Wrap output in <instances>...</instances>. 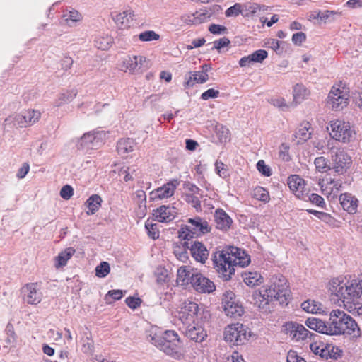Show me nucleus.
Instances as JSON below:
<instances>
[{
	"mask_svg": "<svg viewBox=\"0 0 362 362\" xmlns=\"http://www.w3.org/2000/svg\"><path fill=\"white\" fill-rule=\"evenodd\" d=\"M330 136L332 139L343 143H348L354 139L355 132L349 122L336 119L330 121Z\"/></svg>",
	"mask_w": 362,
	"mask_h": 362,
	"instance_id": "nucleus-7",
	"label": "nucleus"
},
{
	"mask_svg": "<svg viewBox=\"0 0 362 362\" xmlns=\"http://www.w3.org/2000/svg\"><path fill=\"white\" fill-rule=\"evenodd\" d=\"M229 44L230 40L227 37H223L214 42V49L219 50Z\"/></svg>",
	"mask_w": 362,
	"mask_h": 362,
	"instance_id": "nucleus-61",
	"label": "nucleus"
},
{
	"mask_svg": "<svg viewBox=\"0 0 362 362\" xmlns=\"http://www.w3.org/2000/svg\"><path fill=\"white\" fill-rule=\"evenodd\" d=\"M306 39L305 33L300 32L293 35L292 42L296 45H300Z\"/></svg>",
	"mask_w": 362,
	"mask_h": 362,
	"instance_id": "nucleus-64",
	"label": "nucleus"
},
{
	"mask_svg": "<svg viewBox=\"0 0 362 362\" xmlns=\"http://www.w3.org/2000/svg\"><path fill=\"white\" fill-rule=\"evenodd\" d=\"M252 61L255 63H261L267 57V52L264 49L255 51L250 54Z\"/></svg>",
	"mask_w": 362,
	"mask_h": 362,
	"instance_id": "nucleus-52",
	"label": "nucleus"
},
{
	"mask_svg": "<svg viewBox=\"0 0 362 362\" xmlns=\"http://www.w3.org/2000/svg\"><path fill=\"white\" fill-rule=\"evenodd\" d=\"M127 305L132 309H136L140 306L141 300L139 298L128 297L126 298Z\"/></svg>",
	"mask_w": 362,
	"mask_h": 362,
	"instance_id": "nucleus-58",
	"label": "nucleus"
},
{
	"mask_svg": "<svg viewBox=\"0 0 362 362\" xmlns=\"http://www.w3.org/2000/svg\"><path fill=\"white\" fill-rule=\"evenodd\" d=\"M134 16V11L131 9H126L121 13H117L113 17V21L119 27L127 26Z\"/></svg>",
	"mask_w": 362,
	"mask_h": 362,
	"instance_id": "nucleus-32",
	"label": "nucleus"
},
{
	"mask_svg": "<svg viewBox=\"0 0 362 362\" xmlns=\"http://www.w3.org/2000/svg\"><path fill=\"white\" fill-rule=\"evenodd\" d=\"M310 94V91L302 84H296L293 87V99L296 103H300Z\"/></svg>",
	"mask_w": 362,
	"mask_h": 362,
	"instance_id": "nucleus-43",
	"label": "nucleus"
},
{
	"mask_svg": "<svg viewBox=\"0 0 362 362\" xmlns=\"http://www.w3.org/2000/svg\"><path fill=\"white\" fill-rule=\"evenodd\" d=\"M329 335L348 334L359 338L361 332L355 320L343 310H333L329 313Z\"/></svg>",
	"mask_w": 362,
	"mask_h": 362,
	"instance_id": "nucleus-4",
	"label": "nucleus"
},
{
	"mask_svg": "<svg viewBox=\"0 0 362 362\" xmlns=\"http://www.w3.org/2000/svg\"><path fill=\"white\" fill-rule=\"evenodd\" d=\"M218 95H219L218 90L211 88V89H208L205 92H204L202 94L201 98H202V99L206 100H209V98H216L218 96Z\"/></svg>",
	"mask_w": 362,
	"mask_h": 362,
	"instance_id": "nucleus-59",
	"label": "nucleus"
},
{
	"mask_svg": "<svg viewBox=\"0 0 362 362\" xmlns=\"http://www.w3.org/2000/svg\"><path fill=\"white\" fill-rule=\"evenodd\" d=\"M145 228L148 231V236L153 240H156L159 237V232L157 228V224L152 223L147 221L145 223Z\"/></svg>",
	"mask_w": 362,
	"mask_h": 362,
	"instance_id": "nucleus-50",
	"label": "nucleus"
},
{
	"mask_svg": "<svg viewBox=\"0 0 362 362\" xmlns=\"http://www.w3.org/2000/svg\"><path fill=\"white\" fill-rule=\"evenodd\" d=\"M150 337L151 342L158 340H165L166 341H169L170 342L175 344L180 343L177 334L175 331L172 330L165 331L162 337L158 336L157 334H154L153 336L150 335Z\"/></svg>",
	"mask_w": 362,
	"mask_h": 362,
	"instance_id": "nucleus-42",
	"label": "nucleus"
},
{
	"mask_svg": "<svg viewBox=\"0 0 362 362\" xmlns=\"http://www.w3.org/2000/svg\"><path fill=\"white\" fill-rule=\"evenodd\" d=\"M102 199L98 194L91 195L86 202V205L88 209L86 212L88 215H93L98 211L101 206Z\"/></svg>",
	"mask_w": 362,
	"mask_h": 362,
	"instance_id": "nucleus-39",
	"label": "nucleus"
},
{
	"mask_svg": "<svg viewBox=\"0 0 362 362\" xmlns=\"http://www.w3.org/2000/svg\"><path fill=\"white\" fill-rule=\"evenodd\" d=\"M110 272V267L108 262H102L95 268V276L99 278L105 277Z\"/></svg>",
	"mask_w": 362,
	"mask_h": 362,
	"instance_id": "nucleus-47",
	"label": "nucleus"
},
{
	"mask_svg": "<svg viewBox=\"0 0 362 362\" xmlns=\"http://www.w3.org/2000/svg\"><path fill=\"white\" fill-rule=\"evenodd\" d=\"M139 39L142 42L158 40L160 39V35L153 30H147L141 33L139 35Z\"/></svg>",
	"mask_w": 362,
	"mask_h": 362,
	"instance_id": "nucleus-48",
	"label": "nucleus"
},
{
	"mask_svg": "<svg viewBox=\"0 0 362 362\" xmlns=\"http://www.w3.org/2000/svg\"><path fill=\"white\" fill-rule=\"evenodd\" d=\"M207 71V66L204 65L202 66V70L201 71L189 72V78L186 82V86L192 87L195 83H204L206 82L209 78Z\"/></svg>",
	"mask_w": 362,
	"mask_h": 362,
	"instance_id": "nucleus-27",
	"label": "nucleus"
},
{
	"mask_svg": "<svg viewBox=\"0 0 362 362\" xmlns=\"http://www.w3.org/2000/svg\"><path fill=\"white\" fill-rule=\"evenodd\" d=\"M244 282L249 286H255L262 283V275L257 272H245L243 275Z\"/></svg>",
	"mask_w": 362,
	"mask_h": 362,
	"instance_id": "nucleus-41",
	"label": "nucleus"
},
{
	"mask_svg": "<svg viewBox=\"0 0 362 362\" xmlns=\"http://www.w3.org/2000/svg\"><path fill=\"white\" fill-rule=\"evenodd\" d=\"M305 325L311 329L329 335L328 322H326L315 317H309L307 319Z\"/></svg>",
	"mask_w": 362,
	"mask_h": 362,
	"instance_id": "nucleus-30",
	"label": "nucleus"
},
{
	"mask_svg": "<svg viewBox=\"0 0 362 362\" xmlns=\"http://www.w3.org/2000/svg\"><path fill=\"white\" fill-rule=\"evenodd\" d=\"M339 201L343 209L347 211L349 214H354L356 213L358 201L351 194H341L339 196Z\"/></svg>",
	"mask_w": 362,
	"mask_h": 362,
	"instance_id": "nucleus-25",
	"label": "nucleus"
},
{
	"mask_svg": "<svg viewBox=\"0 0 362 362\" xmlns=\"http://www.w3.org/2000/svg\"><path fill=\"white\" fill-rule=\"evenodd\" d=\"M6 332H7L8 337L6 339V342L8 344H14L16 341V334H15L13 326L8 325L6 327Z\"/></svg>",
	"mask_w": 362,
	"mask_h": 362,
	"instance_id": "nucleus-60",
	"label": "nucleus"
},
{
	"mask_svg": "<svg viewBox=\"0 0 362 362\" xmlns=\"http://www.w3.org/2000/svg\"><path fill=\"white\" fill-rule=\"evenodd\" d=\"M315 165L319 172H327L330 170L328 165V160L325 157H318L315 159Z\"/></svg>",
	"mask_w": 362,
	"mask_h": 362,
	"instance_id": "nucleus-49",
	"label": "nucleus"
},
{
	"mask_svg": "<svg viewBox=\"0 0 362 362\" xmlns=\"http://www.w3.org/2000/svg\"><path fill=\"white\" fill-rule=\"evenodd\" d=\"M284 331L288 336L296 341L311 339L313 336L315 335L307 329L303 325L294 322L286 323Z\"/></svg>",
	"mask_w": 362,
	"mask_h": 362,
	"instance_id": "nucleus-14",
	"label": "nucleus"
},
{
	"mask_svg": "<svg viewBox=\"0 0 362 362\" xmlns=\"http://www.w3.org/2000/svg\"><path fill=\"white\" fill-rule=\"evenodd\" d=\"M24 302L30 305H37L42 300V293L37 284H27L22 289Z\"/></svg>",
	"mask_w": 362,
	"mask_h": 362,
	"instance_id": "nucleus-19",
	"label": "nucleus"
},
{
	"mask_svg": "<svg viewBox=\"0 0 362 362\" xmlns=\"http://www.w3.org/2000/svg\"><path fill=\"white\" fill-rule=\"evenodd\" d=\"M223 336L231 345H241L248 339L247 329L240 323L228 325L225 328Z\"/></svg>",
	"mask_w": 362,
	"mask_h": 362,
	"instance_id": "nucleus-8",
	"label": "nucleus"
},
{
	"mask_svg": "<svg viewBox=\"0 0 362 362\" xmlns=\"http://www.w3.org/2000/svg\"><path fill=\"white\" fill-rule=\"evenodd\" d=\"M330 346H326L322 342H313L310 344V350L315 354L319 355L322 358L327 359L331 358Z\"/></svg>",
	"mask_w": 362,
	"mask_h": 362,
	"instance_id": "nucleus-33",
	"label": "nucleus"
},
{
	"mask_svg": "<svg viewBox=\"0 0 362 362\" xmlns=\"http://www.w3.org/2000/svg\"><path fill=\"white\" fill-rule=\"evenodd\" d=\"M210 230L211 227L206 220L200 217L189 218L187 224L180 228L179 238L183 240H189L194 235L206 234Z\"/></svg>",
	"mask_w": 362,
	"mask_h": 362,
	"instance_id": "nucleus-6",
	"label": "nucleus"
},
{
	"mask_svg": "<svg viewBox=\"0 0 362 362\" xmlns=\"http://www.w3.org/2000/svg\"><path fill=\"white\" fill-rule=\"evenodd\" d=\"M198 271L187 266L180 267L177 272V284L182 286H192L194 276L197 275Z\"/></svg>",
	"mask_w": 362,
	"mask_h": 362,
	"instance_id": "nucleus-22",
	"label": "nucleus"
},
{
	"mask_svg": "<svg viewBox=\"0 0 362 362\" xmlns=\"http://www.w3.org/2000/svg\"><path fill=\"white\" fill-rule=\"evenodd\" d=\"M73 194L74 189L69 185H64L60 190V196L66 200L69 199L73 196Z\"/></svg>",
	"mask_w": 362,
	"mask_h": 362,
	"instance_id": "nucleus-57",
	"label": "nucleus"
},
{
	"mask_svg": "<svg viewBox=\"0 0 362 362\" xmlns=\"http://www.w3.org/2000/svg\"><path fill=\"white\" fill-rule=\"evenodd\" d=\"M188 241H185L183 245L189 249L192 257L196 261L202 264L205 263L209 254L205 245L200 242L194 241L189 243Z\"/></svg>",
	"mask_w": 362,
	"mask_h": 362,
	"instance_id": "nucleus-17",
	"label": "nucleus"
},
{
	"mask_svg": "<svg viewBox=\"0 0 362 362\" xmlns=\"http://www.w3.org/2000/svg\"><path fill=\"white\" fill-rule=\"evenodd\" d=\"M113 43V38L108 35H99L94 39V46L102 50H107Z\"/></svg>",
	"mask_w": 362,
	"mask_h": 362,
	"instance_id": "nucleus-40",
	"label": "nucleus"
},
{
	"mask_svg": "<svg viewBox=\"0 0 362 362\" xmlns=\"http://www.w3.org/2000/svg\"><path fill=\"white\" fill-rule=\"evenodd\" d=\"M287 362H306L303 358L298 356L295 351H290L287 356Z\"/></svg>",
	"mask_w": 362,
	"mask_h": 362,
	"instance_id": "nucleus-63",
	"label": "nucleus"
},
{
	"mask_svg": "<svg viewBox=\"0 0 362 362\" xmlns=\"http://www.w3.org/2000/svg\"><path fill=\"white\" fill-rule=\"evenodd\" d=\"M41 117L39 110H27L17 114L13 117V123L19 127H27L36 123Z\"/></svg>",
	"mask_w": 362,
	"mask_h": 362,
	"instance_id": "nucleus-15",
	"label": "nucleus"
},
{
	"mask_svg": "<svg viewBox=\"0 0 362 362\" xmlns=\"http://www.w3.org/2000/svg\"><path fill=\"white\" fill-rule=\"evenodd\" d=\"M153 215L159 222H169L175 217V211L174 208L163 205L155 210Z\"/></svg>",
	"mask_w": 362,
	"mask_h": 362,
	"instance_id": "nucleus-26",
	"label": "nucleus"
},
{
	"mask_svg": "<svg viewBox=\"0 0 362 362\" xmlns=\"http://www.w3.org/2000/svg\"><path fill=\"white\" fill-rule=\"evenodd\" d=\"M235 297L234 293L229 291L223 294L222 300L226 315L233 318L240 317L243 313V307L236 302Z\"/></svg>",
	"mask_w": 362,
	"mask_h": 362,
	"instance_id": "nucleus-13",
	"label": "nucleus"
},
{
	"mask_svg": "<svg viewBox=\"0 0 362 362\" xmlns=\"http://www.w3.org/2000/svg\"><path fill=\"white\" fill-rule=\"evenodd\" d=\"M156 346L158 347L160 350L166 354L171 356L174 358L180 359L182 356V348L180 343H173L169 341L158 340L151 342Z\"/></svg>",
	"mask_w": 362,
	"mask_h": 362,
	"instance_id": "nucleus-20",
	"label": "nucleus"
},
{
	"mask_svg": "<svg viewBox=\"0 0 362 362\" xmlns=\"http://www.w3.org/2000/svg\"><path fill=\"white\" fill-rule=\"evenodd\" d=\"M301 308L304 311L308 313L320 314L325 313L324 307L322 303L315 300L309 299L304 301L301 304Z\"/></svg>",
	"mask_w": 362,
	"mask_h": 362,
	"instance_id": "nucleus-35",
	"label": "nucleus"
},
{
	"mask_svg": "<svg viewBox=\"0 0 362 362\" xmlns=\"http://www.w3.org/2000/svg\"><path fill=\"white\" fill-rule=\"evenodd\" d=\"M135 145L136 143L132 139H121L117 142V150L122 157L127 158L129 153L134 151Z\"/></svg>",
	"mask_w": 362,
	"mask_h": 362,
	"instance_id": "nucleus-29",
	"label": "nucleus"
},
{
	"mask_svg": "<svg viewBox=\"0 0 362 362\" xmlns=\"http://www.w3.org/2000/svg\"><path fill=\"white\" fill-rule=\"evenodd\" d=\"M330 154L333 169L338 174H343L351 163V157L344 149L339 148H332Z\"/></svg>",
	"mask_w": 362,
	"mask_h": 362,
	"instance_id": "nucleus-11",
	"label": "nucleus"
},
{
	"mask_svg": "<svg viewBox=\"0 0 362 362\" xmlns=\"http://www.w3.org/2000/svg\"><path fill=\"white\" fill-rule=\"evenodd\" d=\"M182 190L185 200L197 211H200L202 209L200 199L204 197V189L193 182H184Z\"/></svg>",
	"mask_w": 362,
	"mask_h": 362,
	"instance_id": "nucleus-9",
	"label": "nucleus"
},
{
	"mask_svg": "<svg viewBox=\"0 0 362 362\" xmlns=\"http://www.w3.org/2000/svg\"><path fill=\"white\" fill-rule=\"evenodd\" d=\"M110 176L111 179L119 181L122 180L129 181L138 178V174L134 169L119 165H114V169L110 171Z\"/></svg>",
	"mask_w": 362,
	"mask_h": 362,
	"instance_id": "nucleus-18",
	"label": "nucleus"
},
{
	"mask_svg": "<svg viewBox=\"0 0 362 362\" xmlns=\"http://www.w3.org/2000/svg\"><path fill=\"white\" fill-rule=\"evenodd\" d=\"M215 166L219 176L222 178H226L228 175V169L226 168L225 164L221 161H216Z\"/></svg>",
	"mask_w": 362,
	"mask_h": 362,
	"instance_id": "nucleus-56",
	"label": "nucleus"
},
{
	"mask_svg": "<svg viewBox=\"0 0 362 362\" xmlns=\"http://www.w3.org/2000/svg\"><path fill=\"white\" fill-rule=\"evenodd\" d=\"M331 300L341 305L353 315L362 314L359 299L362 296V279L339 277L329 282Z\"/></svg>",
	"mask_w": 362,
	"mask_h": 362,
	"instance_id": "nucleus-1",
	"label": "nucleus"
},
{
	"mask_svg": "<svg viewBox=\"0 0 362 362\" xmlns=\"http://www.w3.org/2000/svg\"><path fill=\"white\" fill-rule=\"evenodd\" d=\"M252 197L255 199L264 203H267L270 200L268 191L262 187H257L254 189Z\"/></svg>",
	"mask_w": 362,
	"mask_h": 362,
	"instance_id": "nucleus-44",
	"label": "nucleus"
},
{
	"mask_svg": "<svg viewBox=\"0 0 362 362\" xmlns=\"http://www.w3.org/2000/svg\"><path fill=\"white\" fill-rule=\"evenodd\" d=\"M287 281L283 276H274L270 284L254 294L255 304L261 309L267 310V306L273 300L280 304H287L289 296Z\"/></svg>",
	"mask_w": 362,
	"mask_h": 362,
	"instance_id": "nucleus-3",
	"label": "nucleus"
},
{
	"mask_svg": "<svg viewBox=\"0 0 362 362\" xmlns=\"http://www.w3.org/2000/svg\"><path fill=\"white\" fill-rule=\"evenodd\" d=\"M291 191L299 199H304L309 194L306 182H288Z\"/></svg>",
	"mask_w": 362,
	"mask_h": 362,
	"instance_id": "nucleus-37",
	"label": "nucleus"
},
{
	"mask_svg": "<svg viewBox=\"0 0 362 362\" xmlns=\"http://www.w3.org/2000/svg\"><path fill=\"white\" fill-rule=\"evenodd\" d=\"M194 16V24L199 25L207 21L211 16V14L206 9H201L193 13Z\"/></svg>",
	"mask_w": 362,
	"mask_h": 362,
	"instance_id": "nucleus-46",
	"label": "nucleus"
},
{
	"mask_svg": "<svg viewBox=\"0 0 362 362\" xmlns=\"http://www.w3.org/2000/svg\"><path fill=\"white\" fill-rule=\"evenodd\" d=\"M199 305L192 301H185L178 313L177 317L183 325L197 322L198 319Z\"/></svg>",
	"mask_w": 362,
	"mask_h": 362,
	"instance_id": "nucleus-12",
	"label": "nucleus"
},
{
	"mask_svg": "<svg viewBox=\"0 0 362 362\" xmlns=\"http://www.w3.org/2000/svg\"><path fill=\"white\" fill-rule=\"evenodd\" d=\"M105 137V133L103 131L85 133L78 141V148L82 150L98 148L103 143Z\"/></svg>",
	"mask_w": 362,
	"mask_h": 362,
	"instance_id": "nucleus-10",
	"label": "nucleus"
},
{
	"mask_svg": "<svg viewBox=\"0 0 362 362\" xmlns=\"http://www.w3.org/2000/svg\"><path fill=\"white\" fill-rule=\"evenodd\" d=\"M279 157L284 161H288L291 159L289 156V146L287 144L283 143L280 145L279 148Z\"/></svg>",
	"mask_w": 362,
	"mask_h": 362,
	"instance_id": "nucleus-51",
	"label": "nucleus"
},
{
	"mask_svg": "<svg viewBox=\"0 0 362 362\" xmlns=\"http://www.w3.org/2000/svg\"><path fill=\"white\" fill-rule=\"evenodd\" d=\"M175 188L173 182H166L151 192L154 198L165 199L171 197Z\"/></svg>",
	"mask_w": 362,
	"mask_h": 362,
	"instance_id": "nucleus-31",
	"label": "nucleus"
},
{
	"mask_svg": "<svg viewBox=\"0 0 362 362\" xmlns=\"http://www.w3.org/2000/svg\"><path fill=\"white\" fill-rule=\"evenodd\" d=\"M310 124L309 122H303L300 124L297 131L296 132L295 136L298 138V144H302L310 138L311 132H310Z\"/></svg>",
	"mask_w": 362,
	"mask_h": 362,
	"instance_id": "nucleus-36",
	"label": "nucleus"
},
{
	"mask_svg": "<svg viewBox=\"0 0 362 362\" xmlns=\"http://www.w3.org/2000/svg\"><path fill=\"white\" fill-rule=\"evenodd\" d=\"M341 12L336 11H325L320 12V21L324 23L334 21L337 16H340Z\"/></svg>",
	"mask_w": 362,
	"mask_h": 362,
	"instance_id": "nucleus-45",
	"label": "nucleus"
},
{
	"mask_svg": "<svg viewBox=\"0 0 362 362\" xmlns=\"http://www.w3.org/2000/svg\"><path fill=\"white\" fill-rule=\"evenodd\" d=\"M250 258L244 250L236 247L230 246L214 254V267L219 276L228 281L234 274L235 266L244 267L249 264Z\"/></svg>",
	"mask_w": 362,
	"mask_h": 362,
	"instance_id": "nucleus-2",
	"label": "nucleus"
},
{
	"mask_svg": "<svg viewBox=\"0 0 362 362\" xmlns=\"http://www.w3.org/2000/svg\"><path fill=\"white\" fill-rule=\"evenodd\" d=\"M209 30L213 34H221L226 32L227 28L223 25L211 24L209 28Z\"/></svg>",
	"mask_w": 362,
	"mask_h": 362,
	"instance_id": "nucleus-62",
	"label": "nucleus"
},
{
	"mask_svg": "<svg viewBox=\"0 0 362 362\" xmlns=\"http://www.w3.org/2000/svg\"><path fill=\"white\" fill-rule=\"evenodd\" d=\"M270 103L276 107H278L282 110L288 109V105L286 103L283 98H276L271 99Z\"/></svg>",
	"mask_w": 362,
	"mask_h": 362,
	"instance_id": "nucleus-55",
	"label": "nucleus"
},
{
	"mask_svg": "<svg viewBox=\"0 0 362 362\" xmlns=\"http://www.w3.org/2000/svg\"><path fill=\"white\" fill-rule=\"evenodd\" d=\"M214 217L217 228L222 230H227L230 228L232 224V219L223 210L217 209Z\"/></svg>",
	"mask_w": 362,
	"mask_h": 362,
	"instance_id": "nucleus-28",
	"label": "nucleus"
},
{
	"mask_svg": "<svg viewBox=\"0 0 362 362\" xmlns=\"http://www.w3.org/2000/svg\"><path fill=\"white\" fill-rule=\"evenodd\" d=\"M257 168L259 173L267 177H269L272 175V169L271 168L266 165L265 162L263 160H260L257 163Z\"/></svg>",
	"mask_w": 362,
	"mask_h": 362,
	"instance_id": "nucleus-53",
	"label": "nucleus"
},
{
	"mask_svg": "<svg viewBox=\"0 0 362 362\" xmlns=\"http://www.w3.org/2000/svg\"><path fill=\"white\" fill-rule=\"evenodd\" d=\"M77 95V92L76 90H67L64 93H59L57 98L54 101V106L57 107H59L63 106L64 105L68 104L71 103Z\"/></svg>",
	"mask_w": 362,
	"mask_h": 362,
	"instance_id": "nucleus-34",
	"label": "nucleus"
},
{
	"mask_svg": "<svg viewBox=\"0 0 362 362\" xmlns=\"http://www.w3.org/2000/svg\"><path fill=\"white\" fill-rule=\"evenodd\" d=\"M76 250L73 247H68L61 252L55 257V267L59 268L65 266L68 260L74 255Z\"/></svg>",
	"mask_w": 362,
	"mask_h": 362,
	"instance_id": "nucleus-38",
	"label": "nucleus"
},
{
	"mask_svg": "<svg viewBox=\"0 0 362 362\" xmlns=\"http://www.w3.org/2000/svg\"><path fill=\"white\" fill-rule=\"evenodd\" d=\"M192 288L199 293L210 294L216 290L214 283L200 272L194 276Z\"/></svg>",
	"mask_w": 362,
	"mask_h": 362,
	"instance_id": "nucleus-16",
	"label": "nucleus"
},
{
	"mask_svg": "<svg viewBox=\"0 0 362 362\" xmlns=\"http://www.w3.org/2000/svg\"><path fill=\"white\" fill-rule=\"evenodd\" d=\"M241 12L242 6L240 4H235L233 6L228 8L226 11L225 14L227 17L237 16Z\"/></svg>",
	"mask_w": 362,
	"mask_h": 362,
	"instance_id": "nucleus-54",
	"label": "nucleus"
},
{
	"mask_svg": "<svg viewBox=\"0 0 362 362\" xmlns=\"http://www.w3.org/2000/svg\"><path fill=\"white\" fill-rule=\"evenodd\" d=\"M349 103V90L341 83L334 85L328 94L326 105L333 111H341Z\"/></svg>",
	"mask_w": 362,
	"mask_h": 362,
	"instance_id": "nucleus-5",
	"label": "nucleus"
},
{
	"mask_svg": "<svg viewBox=\"0 0 362 362\" xmlns=\"http://www.w3.org/2000/svg\"><path fill=\"white\" fill-rule=\"evenodd\" d=\"M183 326L184 332L186 337L191 340L202 342L206 337V333L204 328L201 325H198L197 322Z\"/></svg>",
	"mask_w": 362,
	"mask_h": 362,
	"instance_id": "nucleus-21",
	"label": "nucleus"
},
{
	"mask_svg": "<svg viewBox=\"0 0 362 362\" xmlns=\"http://www.w3.org/2000/svg\"><path fill=\"white\" fill-rule=\"evenodd\" d=\"M78 341L83 353L91 354L94 349V343L90 331L86 327H81L78 334Z\"/></svg>",
	"mask_w": 362,
	"mask_h": 362,
	"instance_id": "nucleus-24",
	"label": "nucleus"
},
{
	"mask_svg": "<svg viewBox=\"0 0 362 362\" xmlns=\"http://www.w3.org/2000/svg\"><path fill=\"white\" fill-rule=\"evenodd\" d=\"M146 58L143 56H127L122 61V70L129 73H134L144 66Z\"/></svg>",
	"mask_w": 362,
	"mask_h": 362,
	"instance_id": "nucleus-23",
	"label": "nucleus"
}]
</instances>
